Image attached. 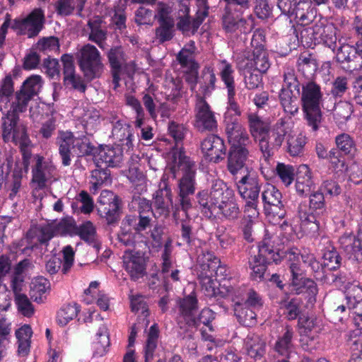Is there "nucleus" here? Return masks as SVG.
Instances as JSON below:
<instances>
[{"label":"nucleus","mask_w":362,"mask_h":362,"mask_svg":"<svg viewBox=\"0 0 362 362\" xmlns=\"http://www.w3.org/2000/svg\"><path fill=\"white\" fill-rule=\"evenodd\" d=\"M247 118L249 132L254 140L258 142L259 138L262 137L270 127L257 113L250 112Z\"/></svg>","instance_id":"40"},{"label":"nucleus","mask_w":362,"mask_h":362,"mask_svg":"<svg viewBox=\"0 0 362 362\" xmlns=\"http://www.w3.org/2000/svg\"><path fill=\"white\" fill-rule=\"evenodd\" d=\"M303 301L301 298H290L288 294L279 302L280 308L283 310V314L288 321L298 320L303 315Z\"/></svg>","instance_id":"32"},{"label":"nucleus","mask_w":362,"mask_h":362,"mask_svg":"<svg viewBox=\"0 0 362 362\" xmlns=\"http://www.w3.org/2000/svg\"><path fill=\"white\" fill-rule=\"evenodd\" d=\"M250 157V150L246 148H229L227 154V170L232 175H236L246 166Z\"/></svg>","instance_id":"26"},{"label":"nucleus","mask_w":362,"mask_h":362,"mask_svg":"<svg viewBox=\"0 0 362 362\" xmlns=\"http://www.w3.org/2000/svg\"><path fill=\"white\" fill-rule=\"evenodd\" d=\"M258 254L255 255L259 259L268 264H279L281 261V254L279 251H275L274 246L271 244L270 240L264 239L258 245Z\"/></svg>","instance_id":"39"},{"label":"nucleus","mask_w":362,"mask_h":362,"mask_svg":"<svg viewBox=\"0 0 362 362\" xmlns=\"http://www.w3.org/2000/svg\"><path fill=\"white\" fill-rule=\"evenodd\" d=\"M245 347L247 356L255 361L263 359L266 353V343L259 337L247 339Z\"/></svg>","instance_id":"43"},{"label":"nucleus","mask_w":362,"mask_h":362,"mask_svg":"<svg viewBox=\"0 0 362 362\" xmlns=\"http://www.w3.org/2000/svg\"><path fill=\"white\" fill-rule=\"evenodd\" d=\"M217 78L214 68L211 66H205L198 78L199 90L202 94V97L210 96L216 89Z\"/></svg>","instance_id":"35"},{"label":"nucleus","mask_w":362,"mask_h":362,"mask_svg":"<svg viewBox=\"0 0 362 362\" xmlns=\"http://www.w3.org/2000/svg\"><path fill=\"white\" fill-rule=\"evenodd\" d=\"M79 310V306L76 303L64 305L57 313L59 325H66L70 320L77 316Z\"/></svg>","instance_id":"58"},{"label":"nucleus","mask_w":362,"mask_h":362,"mask_svg":"<svg viewBox=\"0 0 362 362\" xmlns=\"http://www.w3.org/2000/svg\"><path fill=\"white\" fill-rule=\"evenodd\" d=\"M294 337L293 328L290 325H286L272 346L274 353L279 356L290 357L294 348Z\"/></svg>","instance_id":"20"},{"label":"nucleus","mask_w":362,"mask_h":362,"mask_svg":"<svg viewBox=\"0 0 362 362\" xmlns=\"http://www.w3.org/2000/svg\"><path fill=\"white\" fill-rule=\"evenodd\" d=\"M251 66L259 73H265L270 67L267 51H260L257 53L252 52Z\"/></svg>","instance_id":"62"},{"label":"nucleus","mask_w":362,"mask_h":362,"mask_svg":"<svg viewBox=\"0 0 362 362\" xmlns=\"http://www.w3.org/2000/svg\"><path fill=\"white\" fill-rule=\"evenodd\" d=\"M294 69L287 67L284 71V83L280 91L287 90L288 93L296 92V95H300L301 87Z\"/></svg>","instance_id":"52"},{"label":"nucleus","mask_w":362,"mask_h":362,"mask_svg":"<svg viewBox=\"0 0 362 362\" xmlns=\"http://www.w3.org/2000/svg\"><path fill=\"white\" fill-rule=\"evenodd\" d=\"M201 151L206 160L218 163L224 160L227 148L222 138L209 134L201 142Z\"/></svg>","instance_id":"16"},{"label":"nucleus","mask_w":362,"mask_h":362,"mask_svg":"<svg viewBox=\"0 0 362 362\" xmlns=\"http://www.w3.org/2000/svg\"><path fill=\"white\" fill-rule=\"evenodd\" d=\"M112 134L113 138L119 142L118 145L125 148L127 153L133 151V129L129 124L124 120H117L113 124Z\"/></svg>","instance_id":"22"},{"label":"nucleus","mask_w":362,"mask_h":362,"mask_svg":"<svg viewBox=\"0 0 362 362\" xmlns=\"http://www.w3.org/2000/svg\"><path fill=\"white\" fill-rule=\"evenodd\" d=\"M288 287L291 293L295 295L308 293L310 298L312 297L315 298L318 291L316 283L305 276H291Z\"/></svg>","instance_id":"28"},{"label":"nucleus","mask_w":362,"mask_h":362,"mask_svg":"<svg viewBox=\"0 0 362 362\" xmlns=\"http://www.w3.org/2000/svg\"><path fill=\"white\" fill-rule=\"evenodd\" d=\"M240 196L245 201L259 200L262 182L255 175L247 173L235 182Z\"/></svg>","instance_id":"19"},{"label":"nucleus","mask_w":362,"mask_h":362,"mask_svg":"<svg viewBox=\"0 0 362 362\" xmlns=\"http://www.w3.org/2000/svg\"><path fill=\"white\" fill-rule=\"evenodd\" d=\"M234 315L238 322L245 327H253L257 322V314L254 309L244 303L234 305Z\"/></svg>","instance_id":"41"},{"label":"nucleus","mask_w":362,"mask_h":362,"mask_svg":"<svg viewBox=\"0 0 362 362\" xmlns=\"http://www.w3.org/2000/svg\"><path fill=\"white\" fill-rule=\"evenodd\" d=\"M335 143L337 147V150L345 155L354 156L356 151L355 141L348 134L342 133L337 136Z\"/></svg>","instance_id":"56"},{"label":"nucleus","mask_w":362,"mask_h":362,"mask_svg":"<svg viewBox=\"0 0 362 362\" xmlns=\"http://www.w3.org/2000/svg\"><path fill=\"white\" fill-rule=\"evenodd\" d=\"M292 11L288 16L295 19L297 26H307L314 21V11L310 1L299 0Z\"/></svg>","instance_id":"27"},{"label":"nucleus","mask_w":362,"mask_h":362,"mask_svg":"<svg viewBox=\"0 0 362 362\" xmlns=\"http://www.w3.org/2000/svg\"><path fill=\"white\" fill-rule=\"evenodd\" d=\"M317 30H319L317 45H323L334 52L337 47V28L332 23L324 24L320 22V28Z\"/></svg>","instance_id":"36"},{"label":"nucleus","mask_w":362,"mask_h":362,"mask_svg":"<svg viewBox=\"0 0 362 362\" xmlns=\"http://www.w3.org/2000/svg\"><path fill=\"white\" fill-rule=\"evenodd\" d=\"M123 267L133 281H136L146 274V264L139 252L125 250L123 255Z\"/></svg>","instance_id":"18"},{"label":"nucleus","mask_w":362,"mask_h":362,"mask_svg":"<svg viewBox=\"0 0 362 362\" xmlns=\"http://www.w3.org/2000/svg\"><path fill=\"white\" fill-rule=\"evenodd\" d=\"M216 318V313L211 309L205 308L202 310L197 317L194 316L187 321V325L191 327H199L201 324L206 326L209 331L214 332L212 321Z\"/></svg>","instance_id":"49"},{"label":"nucleus","mask_w":362,"mask_h":362,"mask_svg":"<svg viewBox=\"0 0 362 362\" xmlns=\"http://www.w3.org/2000/svg\"><path fill=\"white\" fill-rule=\"evenodd\" d=\"M220 259L213 252L202 250L197 257V269L198 278L202 287L206 292V295L216 297L217 289L214 280V273Z\"/></svg>","instance_id":"6"},{"label":"nucleus","mask_w":362,"mask_h":362,"mask_svg":"<svg viewBox=\"0 0 362 362\" xmlns=\"http://www.w3.org/2000/svg\"><path fill=\"white\" fill-rule=\"evenodd\" d=\"M240 209L238 203L235 201H232L230 199L226 201L224 204L221 206V209L218 212L220 215L228 221H235L239 218Z\"/></svg>","instance_id":"61"},{"label":"nucleus","mask_w":362,"mask_h":362,"mask_svg":"<svg viewBox=\"0 0 362 362\" xmlns=\"http://www.w3.org/2000/svg\"><path fill=\"white\" fill-rule=\"evenodd\" d=\"M0 107L2 113L1 117V136L5 143L12 142L17 145L21 141L25 144L29 136L26 126L20 119L19 114L26 112L27 110L10 103V108Z\"/></svg>","instance_id":"4"},{"label":"nucleus","mask_w":362,"mask_h":362,"mask_svg":"<svg viewBox=\"0 0 362 362\" xmlns=\"http://www.w3.org/2000/svg\"><path fill=\"white\" fill-rule=\"evenodd\" d=\"M175 165L171 168V172L175 177V168L182 171L183 175L178 182V201L173 207V216L175 218L180 211H183L187 216L188 211L192 209V203L189 197L195 192L196 189V165L191 158L180 151L178 159L175 156Z\"/></svg>","instance_id":"1"},{"label":"nucleus","mask_w":362,"mask_h":362,"mask_svg":"<svg viewBox=\"0 0 362 362\" xmlns=\"http://www.w3.org/2000/svg\"><path fill=\"white\" fill-rule=\"evenodd\" d=\"M275 173L286 186H288L294 180L295 168L291 165L279 162L275 168Z\"/></svg>","instance_id":"59"},{"label":"nucleus","mask_w":362,"mask_h":362,"mask_svg":"<svg viewBox=\"0 0 362 362\" xmlns=\"http://www.w3.org/2000/svg\"><path fill=\"white\" fill-rule=\"evenodd\" d=\"M358 17L356 18L354 22V29L358 36V41L356 42V49L357 51V57L356 59V63L354 64L349 65L346 69L352 71L357 69L358 68L362 67V23L358 21Z\"/></svg>","instance_id":"64"},{"label":"nucleus","mask_w":362,"mask_h":362,"mask_svg":"<svg viewBox=\"0 0 362 362\" xmlns=\"http://www.w3.org/2000/svg\"><path fill=\"white\" fill-rule=\"evenodd\" d=\"M104 21L100 16H95L89 19L87 23L90 33L88 40L95 42L101 49H105V41L107 40V30L103 28Z\"/></svg>","instance_id":"33"},{"label":"nucleus","mask_w":362,"mask_h":362,"mask_svg":"<svg viewBox=\"0 0 362 362\" xmlns=\"http://www.w3.org/2000/svg\"><path fill=\"white\" fill-rule=\"evenodd\" d=\"M120 204L121 200L118 198V200H114L107 204V206H106L105 211L98 213L106 220L107 224H113L119 219Z\"/></svg>","instance_id":"57"},{"label":"nucleus","mask_w":362,"mask_h":362,"mask_svg":"<svg viewBox=\"0 0 362 362\" xmlns=\"http://www.w3.org/2000/svg\"><path fill=\"white\" fill-rule=\"evenodd\" d=\"M100 161L95 162L96 168L91 171L90 177V183L91 187L90 189L95 193L101 187L111 183L110 170L107 168H103L99 165Z\"/></svg>","instance_id":"38"},{"label":"nucleus","mask_w":362,"mask_h":362,"mask_svg":"<svg viewBox=\"0 0 362 362\" xmlns=\"http://www.w3.org/2000/svg\"><path fill=\"white\" fill-rule=\"evenodd\" d=\"M235 70L233 65L226 59L221 60L218 64V74L227 90L228 111H232L235 116H240L242 111L236 101Z\"/></svg>","instance_id":"12"},{"label":"nucleus","mask_w":362,"mask_h":362,"mask_svg":"<svg viewBox=\"0 0 362 362\" xmlns=\"http://www.w3.org/2000/svg\"><path fill=\"white\" fill-rule=\"evenodd\" d=\"M75 235H78L81 240L88 245L95 246L97 241L96 228L90 221H86L78 226Z\"/></svg>","instance_id":"47"},{"label":"nucleus","mask_w":362,"mask_h":362,"mask_svg":"<svg viewBox=\"0 0 362 362\" xmlns=\"http://www.w3.org/2000/svg\"><path fill=\"white\" fill-rule=\"evenodd\" d=\"M49 281L44 278L36 279L32 282L30 296L32 300L38 303H43L46 299V292L49 288Z\"/></svg>","instance_id":"50"},{"label":"nucleus","mask_w":362,"mask_h":362,"mask_svg":"<svg viewBox=\"0 0 362 362\" xmlns=\"http://www.w3.org/2000/svg\"><path fill=\"white\" fill-rule=\"evenodd\" d=\"M60 45L59 38L55 36L42 37L36 44V49L49 55V52H57L59 50Z\"/></svg>","instance_id":"60"},{"label":"nucleus","mask_w":362,"mask_h":362,"mask_svg":"<svg viewBox=\"0 0 362 362\" xmlns=\"http://www.w3.org/2000/svg\"><path fill=\"white\" fill-rule=\"evenodd\" d=\"M264 211L267 216L281 220L286 215L281 192L273 185L267 184L262 192Z\"/></svg>","instance_id":"14"},{"label":"nucleus","mask_w":362,"mask_h":362,"mask_svg":"<svg viewBox=\"0 0 362 362\" xmlns=\"http://www.w3.org/2000/svg\"><path fill=\"white\" fill-rule=\"evenodd\" d=\"M45 22V11L41 8H35L25 18H15L11 28L18 30L21 35L34 38L43 30Z\"/></svg>","instance_id":"9"},{"label":"nucleus","mask_w":362,"mask_h":362,"mask_svg":"<svg viewBox=\"0 0 362 362\" xmlns=\"http://www.w3.org/2000/svg\"><path fill=\"white\" fill-rule=\"evenodd\" d=\"M357 51L354 46L349 44H342L337 49L336 53V60L340 64L347 63L348 66L354 64L356 59L358 57Z\"/></svg>","instance_id":"54"},{"label":"nucleus","mask_w":362,"mask_h":362,"mask_svg":"<svg viewBox=\"0 0 362 362\" xmlns=\"http://www.w3.org/2000/svg\"><path fill=\"white\" fill-rule=\"evenodd\" d=\"M228 141L230 144L229 148H246L249 149L252 146V140L245 128L231 136Z\"/></svg>","instance_id":"63"},{"label":"nucleus","mask_w":362,"mask_h":362,"mask_svg":"<svg viewBox=\"0 0 362 362\" xmlns=\"http://www.w3.org/2000/svg\"><path fill=\"white\" fill-rule=\"evenodd\" d=\"M197 297L193 294H190L180 300L179 310L187 322L194 317V312L197 309Z\"/></svg>","instance_id":"55"},{"label":"nucleus","mask_w":362,"mask_h":362,"mask_svg":"<svg viewBox=\"0 0 362 362\" xmlns=\"http://www.w3.org/2000/svg\"><path fill=\"white\" fill-rule=\"evenodd\" d=\"M326 212V204L322 192L317 190L309 194V206L300 204L298 216L300 227L309 233H316L320 226L322 216Z\"/></svg>","instance_id":"5"},{"label":"nucleus","mask_w":362,"mask_h":362,"mask_svg":"<svg viewBox=\"0 0 362 362\" xmlns=\"http://www.w3.org/2000/svg\"><path fill=\"white\" fill-rule=\"evenodd\" d=\"M159 337V328L156 323L152 325L148 333V337L145 345V362H151L155 350L157 347Z\"/></svg>","instance_id":"48"},{"label":"nucleus","mask_w":362,"mask_h":362,"mask_svg":"<svg viewBox=\"0 0 362 362\" xmlns=\"http://www.w3.org/2000/svg\"><path fill=\"white\" fill-rule=\"evenodd\" d=\"M300 101L304 119L313 132L319 129L322 119L321 106L323 103V92L320 84L309 81L301 85Z\"/></svg>","instance_id":"2"},{"label":"nucleus","mask_w":362,"mask_h":362,"mask_svg":"<svg viewBox=\"0 0 362 362\" xmlns=\"http://www.w3.org/2000/svg\"><path fill=\"white\" fill-rule=\"evenodd\" d=\"M59 154L64 166H69L71 162V148L75 146V136L71 132H61L57 138Z\"/></svg>","instance_id":"31"},{"label":"nucleus","mask_w":362,"mask_h":362,"mask_svg":"<svg viewBox=\"0 0 362 362\" xmlns=\"http://www.w3.org/2000/svg\"><path fill=\"white\" fill-rule=\"evenodd\" d=\"M325 240L328 245L322 250L324 267L327 268L329 272L337 271L341 266V258L331 242L327 239Z\"/></svg>","instance_id":"42"},{"label":"nucleus","mask_w":362,"mask_h":362,"mask_svg":"<svg viewBox=\"0 0 362 362\" xmlns=\"http://www.w3.org/2000/svg\"><path fill=\"white\" fill-rule=\"evenodd\" d=\"M77 62L86 81L90 82L101 77L104 71V64L100 52L94 45H83L77 54Z\"/></svg>","instance_id":"8"},{"label":"nucleus","mask_w":362,"mask_h":362,"mask_svg":"<svg viewBox=\"0 0 362 362\" xmlns=\"http://www.w3.org/2000/svg\"><path fill=\"white\" fill-rule=\"evenodd\" d=\"M35 164L32 168V182L36 184L37 188L42 189L46 187L47 182L56 170L52 163L46 160L44 156L36 154L34 156Z\"/></svg>","instance_id":"17"},{"label":"nucleus","mask_w":362,"mask_h":362,"mask_svg":"<svg viewBox=\"0 0 362 362\" xmlns=\"http://www.w3.org/2000/svg\"><path fill=\"white\" fill-rule=\"evenodd\" d=\"M288 129L286 122L281 118L259 138L258 146L265 161H269L280 149L288 134Z\"/></svg>","instance_id":"7"},{"label":"nucleus","mask_w":362,"mask_h":362,"mask_svg":"<svg viewBox=\"0 0 362 362\" xmlns=\"http://www.w3.org/2000/svg\"><path fill=\"white\" fill-rule=\"evenodd\" d=\"M340 248L349 259L362 262V243L352 233H344L339 239Z\"/></svg>","instance_id":"21"},{"label":"nucleus","mask_w":362,"mask_h":362,"mask_svg":"<svg viewBox=\"0 0 362 362\" xmlns=\"http://www.w3.org/2000/svg\"><path fill=\"white\" fill-rule=\"evenodd\" d=\"M61 62L63 64L64 81L70 83L74 89L85 93L86 85L81 76L75 74L73 56L69 54H64L61 57Z\"/></svg>","instance_id":"23"},{"label":"nucleus","mask_w":362,"mask_h":362,"mask_svg":"<svg viewBox=\"0 0 362 362\" xmlns=\"http://www.w3.org/2000/svg\"><path fill=\"white\" fill-rule=\"evenodd\" d=\"M196 47L194 42L191 40L189 43L185 45L178 52L176 59L182 68H185L193 65L194 63H198L194 59V52Z\"/></svg>","instance_id":"51"},{"label":"nucleus","mask_w":362,"mask_h":362,"mask_svg":"<svg viewBox=\"0 0 362 362\" xmlns=\"http://www.w3.org/2000/svg\"><path fill=\"white\" fill-rule=\"evenodd\" d=\"M279 101L284 110L291 116H294L298 113L299 110V103L298 100V95H296L293 93H288L287 90L280 91Z\"/></svg>","instance_id":"46"},{"label":"nucleus","mask_w":362,"mask_h":362,"mask_svg":"<svg viewBox=\"0 0 362 362\" xmlns=\"http://www.w3.org/2000/svg\"><path fill=\"white\" fill-rule=\"evenodd\" d=\"M233 196V190L228 188L223 181L218 180L212 185L210 192L199 191L196 199L203 216L214 220L218 216L221 206Z\"/></svg>","instance_id":"3"},{"label":"nucleus","mask_w":362,"mask_h":362,"mask_svg":"<svg viewBox=\"0 0 362 362\" xmlns=\"http://www.w3.org/2000/svg\"><path fill=\"white\" fill-rule=\"evenodd\" d=\"M194 113V126L199 132H213L217 129L215 113L204 97L197 96Z\"/></svg>","instance_id":"13"},{"label":"nucleus","mask_w":362,"mask_h":362,"mask_svg":"<svg viewBox=\"0 0 362 362\" xmlns=\"http://www.w3.org/2000/svg\"><path fill=\"white\" fill-rule=\"evenodd\" d=\"M197 11L193 18L190 15L177 20L176 28L185 36L194 35L204 20L209 16L207 0H196Z\"/></svg>","instance_id":"11"},{"label":"nucleus","mask_w":362,"mask_h":362,"mask_svg":"<svg viewBox=\"0 0 362 362\" xmlns=\"http://www.w3.org/2000/svg\"><path fill=\"white\" fill-rule=\"evenodd\" d=\"M310 169L307 165L299 166L297 172L296 189L300 195H308L315 189Z\"/></svg>","instance_id":"34"},{"label":"nucleus","mask_w":362,"mask_h":362,"mask_svg":"<svg viewBox=\"0 0 362 362\" xmlns=\"http://www.w3.org/2000/svg\"><path fill=\"white\" fill-rule=\"evenodd\" d=\"M298 327L301 336L310 338L313 340L315 336L313 334L318 333L320 329L317 325V318L303 315L298 320Z\"/></svg>","instance_id":"45"},{"label":"nucleus","mask_w":362,"mask_h":362,"mask_svg":"<svg viewBox=\"0 0 362 362\" xmlns=\"http://www.w3.org/2000/svg\"><path fill=\"white\" fill-rule=\"evenodd\" d=\"M125 148L120 145L100 146L98 151V160L100 163H105L107 167H119L123 160V151Z\"/></svg>","instance_id":"25"},{"label":"nucleus","mask_w":362,"mask_h":362,"mask_svg":"<svg viewBox=\"0 0 362 362\" xmlns=\"http://www.w3.org/2000/svg\"><path fill=\"white\" fill-rule=\"evenodd\" d=\"M319 28L320 23H317L311 27L293 25L291 30L298 43L313 48L317 45Z\"/></svg>","instance_id":"29"},{"label":"nucleus","mask_w":362,"mask_h":362,"mask_svg":"<svg viewBox=\"0 0 362 362\" xmlns=\"http://www.w3.org/2000/svg\"><path fill=\"white\" fill-rule=\"evenodd\" d=\"M153 199L154 206L156 209L160 210V213H168L170 206L173 209L175 206L173 202L172 190L166 180H162L158 189L153 194Z\"/></svg>","instance_id":"30"},{"label":"nucleus","mask_w":362,"mask_h":362,"mask_svg":"<svg viewBox=\"0 0 362 362\" xmlns=\"http://www.w3.org/2000/svg\"><path fill=\"white\" fill-rule=\"evenodd\" d=\"M133 207H136L138 216L127 215L124 218L122 224L132 227L137 230H146L151 226V218L149 214H153L151 202L140 196H134L132 201Z\"/></svg>","instance_id":"10"},{"label":"nucleus","mask_w":362,"mask_h":362,"mask_svg":"<svg viewBox=\"0 0 362 362\" xmlns=\"http://www.w3.org/2000/svg\"><path fill=\"white\" fill-rule=\"evenodd\" d=\"M159 25L156 28V37L160 43L171 40L175 35V21H158Z\"/></svg>","instance_id":"53"},{"label":"nucleus","mask_w":362,"mask_h":362,"mask_svg":"<svg viewBox=\"0 0 362 362\" xmlns=\"http://www.w3.org/2000/svg\"><path fill=\"white\" fill-rule=\"evenodd\" d=\"M107 57L110 64L114 88L116 89L119 86L122 65L126 62L124 52L122 47H114L109 50Z\"/></svg>","instance_id":"24"},{"label":"nucleus","mask_w":362,"mask_h":362,"mask_svg":"<svg viewBox=\"0 0 362 362\" xmlns=\"http://www.w3.org/2000/svg\"><path fill=\"white\" fill-rule=\"evenodd\" d=\"M307 138L302 134L288 135L286 145L287 153L292 157L302 156L305 152Z\"/></svg>","instance_id":"44"},{"label":"nucleus","mask_w":362,"mask_h":362,"mask_svg":"<svg viewBox=\"0 0 362 362\" xmlns=\"http://www.w3.org/2000/svg\"><path fill=\"white\" fill-rule=\"evenodd\" d=\"M42 85V77L39 75H32L27 78L21 88L16 92L15 99L11 103L27 110L29 102L38 95Z\"/></svg>","instance_id":"15"},{"label":"nucleus","mask_w":362,"mask_h":362,"mask_svg":"<svg viewBox=\"0 0 362 362\" xmlns=\"http://www.w3.org/2000/svg\"><path fill=\"white\" fill-rule=\"evenodd\" d=\"M32 335V328L29 325H24L16 331L18 356L25 357L29 354Z\"/></svg>","instance_id":"37"}]
</instances>
